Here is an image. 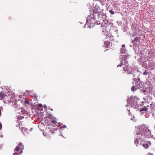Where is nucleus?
<instances>
[{
  "label": "nucleus",
  "mask_w": 155,
  "mask_h": 155,
  "mask_svg": "<svg viewBox=\"0 0 155 155\" xmlns=\"http://www.w3.org/2000/svg\"><path fill=\"white\" fill-rule=\"evenodd\" d=\"M136 135L137 138L135 139L134 143L137 146L139 143V141L138 138H139L143 140L146 138H148L150 137H152L153 135H151L150 130L144 125L140 126L136 131Z\"/></svg>",
  "instance_id": "nucleus-1"
},
{
  "label": "nucleus",
  "mask_w": 155,
  "mask_h": 155,
  "mask_svg": "<svg viewBox=\"0 0 155 155\" xmlns=\"http://www.w3.org/2000/svg\"><path fill=\"white\" fill-rule=\"evenodd\" d=\"M139 99L137 97L135 96L134 97L132 96L127 100V102L129 105L132 107L137 108L138 107V101Z\"/></svg>",
  "instance_id": "nucleus-2"
},
{
  "label": "nucleus",
  "mask_w": 155,
  "mask_h": 155,
  "mask_svg": "<svg viewBox=\"0 0 155 155\" xmlns=\"http://www.w3.org/2000/svg\"><path fill=\"white\" fill-rule=\"evenodd\" d=\"M120 51L121 54H123L121 55L120 56V58L122 59V61H121L120 64H119L117 65V67H121L122 64V63L124 62L125 64H126L127 62V61H126V59L129 58V55L127 53H126L127 51L126 50L125 48H121L120 50Z\"/></svg>",
  "instance_id": "nucleus-3"
},
{
  "label": "nucleus",
  "mask_w": 155,
  "mask_h": 155,
  "mask_svg": "<svg viewBox=\"0 0 155 155\" xmlns=\"http://www.w3.org/2000/svg\"><path fill=\"white\" fill-rule=\"evenodd\" d=\"M92 16H92L91 15L87 17L86 24L84 27L89 28H90L93 27L94 24L93 23H94L95 19L94 17H93Z\"/></svg>",
  "instance_id": "nucleus-4"
},
{
  "label": "nucleus",
  "mask_w": 155,
  "mask_h": 155,
  "mask_svg": "<svg viewBox=\"0 0 155 155\" xmlns=\"http://www.w3.org/2000/svg\"><path fill=\"white\" fill-rule=\"evenodd\" d=\"M151 143L150 141H143L140 145H142V146L145 149L148 148L151 145Z\"/></svg>",
  "instance_id": "nucleus-5"
},
{
  "label": "nucleus",
  "mask_w": 155,
  "mask_h": 155,
  "mask_svg": "<svg viewBox=\"0 0 155 155\" xmlns=\"http://www.w3.org/2000/svg\"><path fill=\"white\" fill-rule=\"evenodd\" d=\"M123 70L128 74H131L132 72V69L131 68L128 67H123Z\"/></svg>",
  "instance_id": "nucleus-6"
},
{
  "label": "nucleus",
  "mask_w": 155,
  "mask_h": 155,
  "mask_svg": "<svg viewBox=\"0 0 155 155\" xmlns=\"http://www.w3.org/2000/svg\"><path fill=\"white\" fill-rule=\"evenodd\" d=\"M24 149V145L22 144V143H20L19 144V145L18 146L16 147L14 149V151H18L19 150H20L21 151Z\"/></svg>",
  "instance_id": "nucleus-7"
},
{
  "label": "nucleus",
  "mask_w": 155,
  "mask_h": 155,
  "mask_svg": "<svg viewBox=\"0 0 155 155\" xmlns=\"http://www.w3.org/2000/svg\"><path fill=\"white\" fill-rule=\"evenodd\" d=\"M141 40V38L139 37H136L135 38V39L132 41V43L133 45L136 44L137 45L139 44V43Z\"/></svg>",
  "instance_id": "nucleus-8"
},
{
  "label": "nucleus",
  "mask_w": 155,
  "mask_h": 155,
  "mask_svg": "<svg viewBox=\"0 0 155 155\" xmlns=\"http://www.w3.org/2000/svg\"><path fill=\"white\" fill-rule=\"evenodd\" d=\"M104 46L106 48H109L110 47L111 44L109 41H105L104 43Z\"/></svg>",
  "instance_id": "nucleus-9"
},
{
  "label": "nucleus",
  "mask_w": 155,
  "mask_h": 155,
  "mask_svg": "<svg viewBox=\"0 0 155 155\" xmlns=\"http://www.w3.org/2000/svg\"><path fill=\"white\" fill-rule=\"evenodd\" d=\"M138 88V87L137 84H136L135 86H133L132 87L131 90L133 92L137 91Z\"/></svg>",
  "instance_id": "nucleus-10"
},
{
  "label": "nucleus",
  "mask_w": 155,
  "mask_h": 155,
  "mask_svg": "<svg viewBox=\"0 0 155 155\" xmlns=\"http://www.w3.org/2000/svg\"><path fill=\"white\" fill-rule=\"evenodd\" d=\"M21 130H22V132L24 135L28 134V129L26 128H24L23 129L21 128Z\"/></svg>",
  "instance_id": "nucleus-11"
},
{
  "label": "nucleus",
  "mask_w": 155,
  "mask_h": 155,
  "mask_svg": "<svg viewBox=\"0 0 155 155\" xmlns=\"http://www.w3.org/2000/svg\"><path fill=\"white\" fill-rule=\"evenodd\" d=\"M7 95L2 93H0V100H2L5 98Z\"/></svg>",
  "instance_id": "nucleus-12"
},
{
  "label": "nucleus",
  "mask_w": 155,
  "mask_h": 155,
  "mask_svg": "<svg viewBox=\"0 0 155 155\" xmlns=\"http://www.w3.org/2000/svg\"><path fill=\"white\" fill-rule=\"evenodd\" d=\"M102 32H104V35H106L107 38H108L109 37V34L107 32H106V30H103Z\"/></svg>",
  "instance_id": "nucleus-13"
},
{
  "label": "nucleus",
  "mask_w": 155,
  "mask_h": 155,
  "mask_svg": "<svg viewBox=\"0 0 155 155\" xmlns=\"http://www.w3.org/2000/svg\"><path fill=\"white\" fill-rule=\"evenodd\" d=\"M147 110V108L145 107H144L142 108H141L140 110V112L143 111H146Z\"/></svg>",
  "instance_id": "nucleus-14"
},
{
  "label": "nucleus",
  "mask_w": 155,
  "mask_h": 155,
  "mask_svg": "<svg viewBox=\"0 0 155 155\" xmlns=\"http://www.w3.org/2000/svg\"><path fill=\"white\" fill-rule=\"evenodd\" d=\"M30 91H29L28 90H26V92L24 93V95H25L26 96H28L30 94Z\"/></svg>",
  "instance_id": "nucleus-15"
},
{
  "label": "nucleus",
  "mask_w": 155,
  "mask_h": 155,
  "mask_svg": "<svg viewBox=\"0 0 155 155\" xmlns=\"http://www.w3.org/2000/svg\"><path fill=\"white\" fill-rule=\"evenodd\" d=\"M51 122H52L53 123H57V122L56 120H54L51 119Z\"/></svg>",
  "instance_id": "nucleus-16"
},
{
  "label": "nucleus",
  "mask_w": 155,
  "mask_h": 155,
  "mask_svg": "<svg viewBox=\"0 0 155 155\" xmlns=\"http://www.w3.org/2000/svg\"><path fill=\"white\" fill-rule=\"evenodd\" d=\"M134 80L136 82H137V83H138V82L140 81V79L139 78H138L137 79H136V78H135L134 79Z\"/></svg>",
  "instance_id": "nucleus-17"
},
{
  "label": "nucleus",
  "mask_w": 155,
  "mask_h": 155,
  "mask_svg": "<svg viewBox=\"0 0 155 155\" xmlns=\"http://www.w3.org/2000/svg\"><path fill=\"white\" fill-rule=\"evenodd\" d=\"M143 74L144 75H147L148 74V72L145 71L144 72H143Z\"/></svg>",
  "instance_id": "nucleus-18"
},
{
  "label": "nucleus",
  "mask_w": 155,
  "mask_h": 155,
  "mask_svg": "<svg viewBox=\"0 0 155 155\" xmlns=\"http://www.w3.org/2000/svg\"><path fill=\"white\" fill-rule=\"evenodd\" d=\"M109 12L110 13H111L112 14H114V12L112 11V10H110L109 11Z\"/></svg>",
  "instance_id": "nucleus-19"
},
{
  "label": "nucleus",
  "mask_w": 155,
  "mask_h": 155,
  "mask_svg": "<svg viewBox=\"0 0 155 155\" xmlns=\"http://www.w3.org/2000/svg\"><path fill=\"white\" fill-rule=\"evenodd\" d=\"M104 24H106L108 23V21L107 20H105L104 21Z\"/></svg>",
  "instance_id": "nucleus-20"
},
{
  "label": "nucleus",
  "mask_w": 155,
  "mask_h": 155,
  "mask_svg": "<svg viewBox=\"0 0 155 155\" xmlns=\"http://www.w3.org/2000/svg\"><path fill=\"white\" fill-rule=\"evenodd\" d=\"M29 101H27V100H25V104H28L29 103Z\"/></svg>",
  "instance_id": "nucleus-21"
},
{
  "label": "nucleus",
  "mask_w": 155,
  "mask_h": 155,
  "mask_svg": "<svg viewBox=\"0 0 155 155\" xmlns=\"http://www.w3.org/2000/svg\"><path fill=\"white\" fill-rule=\"evenodd\" d=\"M125 45H122V48H125Z\"/></svg>",
  "instance_id": "nucleus-22"
},
{
  "label": "nucleus",
  "mask_w": 155,
  "mask_h": 155,
  "mask_svg": "<svg viewBox=\"0 0 155 155\" xmlns=\"http://www.w3.org/2000/svg\"><path fill=\"white\" fill-rule=\"evenodd\" d=\"M147 92V91L146 90H143V92L144 93H145Z\"/></svg>",
  "instance_id": "nucleus-23"
},
{
  "label": "nucleus",
  "mask_w": 155,
  "mask_h": 155,
  "mask_svg": "<svg viewBox=\"0 0 155 155\" xmlns=\"http://www.w3.org/2000/svg\"><path fill=\"white\" fill-rule=\"evenodd\" d=\"M38 105H39V106L40 107H41L42 106V104H39Z\"/></svg>",
  "instance_id": "nucleus-24"
},
{
  "label": "nucleus",
  "mask_w": 155,
  "mask_h": 155,
  "mask_svg": "<svg viewBox=\"0 0 155 155\" xmlns=\"http://www.w3.org/2000/svg\"><path fill=\"white\" fill-rule=\"evenodd\" d=\"M147 155H153V154L151 153H149L147 154Z\"/></svg>",
  "instance_id": "nucleus-25"
},
{
  "label": "nucleus",
  "mask_w": 155,
  "mask_h": 155,
  "mask_svg": "<svg viewBox=\"0 0 155 155\" xmlns=\"http://www.w3.org/2000/svg\"><path fill=\"white\" fill-rule=\"evenodd\" d=\"M44 108H45V109H47V106L46 105H44Z\"/></svg>",
  "instance_id": "nucleus-26"
},
{
  "label": "nucleus",
  "mask_w": 155,
  "mask_h": 155,
  "mask_svg": "<svg viewBox=\"0 0 155 155\" xmlns=\"http://www.w3.org/2000/svg\"><path fill=\"white\" fill-rule=\"evenodd\" d=\"M2 127V124L0 123V130L1 129Z\"/></svg>",
  "instance_id": "nucleus-27"
},
{
  "label": "nucleus",
  "mask_w": 155,
  "mask_h": 155,
  "mask_svg": "<svg viewBox=\"0 0 155 155\" xmlns=\"http://www.w3.org/2000/svg\"><path fill=\"white\" fill-rule=\"evenodd\" d=\"M133 45V44L132 45H130V47H132V45Z\"/></svg>",
  "instance_id": "nucleus-28"
},
{
  "label": "nucleus",
  "mask_w": 155,
  "mask_h": 155,
  "mask_svg": "<svg viewBox=\"0 0 155 155\" xmlns=\"http://www.w3.org/2000/svg\"><path fill=\"white\" fill-rule=\"evenodd\" d=\"M63 128H65L66 127V126L65 125H64L63 127Z\"/></svg>",
  "instance_id": "nucleus-29"
},
{
  "label": "nucleus",
  "mask_w": 155,
  "mask_h": 155,
  "mask_svg": "<svg viewBox=\"0 0 155 155\" xmlns=\"http://www.w3.org/2000/svg\"><path fill=\"white\" fill-rule=\"evenodd\" d=\"M32 130V128H31L30 129V131H31V130Z\"/></svg>",
  "instance_id": "nucleus-30"
},
{
  "label": "nucleus",
  "mask_w": 155,
  "mask_h": 155,
  "mask_svg": "<svg viewBox=\"0 0 155 155\" xmlns=\"http://www.w3.org/2000/svg\"><path fill=\"white\" fill-rule=\"evenodd\" d=\"M51 111H52V110H53V109H52V108H51Z\"/></svg>",
  "instance_id": "nucleus-31"
},
{
  "label": "nucleus",
  "mask_w": 155,
  "mask_h": 155,
  "mask_svg": "<svg viewBox=\"0 0 155 155\" xmlns=\"http://www.w3.org/2000/svg\"><path fill=\"white\" fill-rule=\"evenodd\" d=\"M142 54H140V56L141 57V55H142Z\"/></svg>",
  "instance_id": "nucleus-32"
},
{
  "label": "nucleus",
  "mask_w": 155,
  "mask_h": 155,
  "mask_svg": "<svg viewBox=\"0 0 155 155\" xmlns=\"http://www.w3.org/2000/svg\"><path fill=\"white\" fill-rule=\"evenodd\" d=\"M21 118H19V119H21Z\"/></svg>",
  "instance_id": "nucleus-33"
},
{
  "label": "nucleus",
  "mask_w": 155,
  "mask_h": 155,
  "mask_svg": "<svg viewBox=\"0 0 155 155\" xmlns=\"http://www.w3.org/2000/svg\"><path fill=\"white\" fill-rule=\"evenodd\" d=\"M128 111L129 112L130 111H129V110L128 109Z\"/></svg>",
  "instance_id": "nucleus-34"
}]
</instances>
